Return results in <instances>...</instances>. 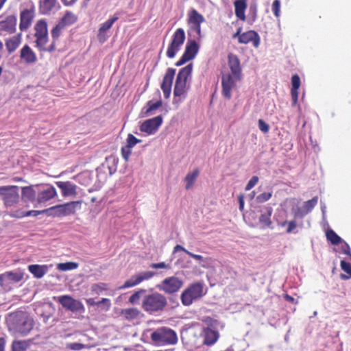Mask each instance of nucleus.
Wrapping results in <instances>:
<instances>
[{
    "label": "nucleus",
    "mask_w": 351,
    "mask_h": 351,
    "mask_svg": "<svg viewBox=\"0 0 351 351\" xmlns=\"http://www.w3.org/2000/svg\"><path fill=\"white\" fill-rule=\"evenodd\" d=\"M181 339L187 348H198L202 346L201 327L190 326L180 332Z\"/></svg>",
    "instance_id": "obj_1"
},
{
    "label": "nucleus",
    "mask_w": 351,
    "mask_h": 351,
    "mask_svg": "<svg viewBox=\"0 0 351 351\" xmlns=\"http://www.w3.org/2000/svg\"><path fill=\"white\" fill-rule=\"evenodd\" d=\"M166 304L165 297L157 292L145 295L142 300L143 309L149 313L163 310Z\"/></svg>",
    "instance_id": "obj_2"
},
{
    "label": "nucleus",
    "mask_w": 351,
    "mask_h": 351,
    "mask_svg": "<svg viewBox=\"0 0 351 351\" xmlns=\"http://www.w3.org/2000/svg\"><path fill=\"white\" fill-rule=\"evenodd\" d=\"M82 201H73L63 204H58L48 208L49 216L65 217L75 213L77 209L81 208Z\"/></svg>",
    "instance_id": "obj_3"
},
{
    "label": "nucleus",
    "mask_w": 351,
    "mask_h": 351,
    "mask_svg": "<svg viewBox=\"0 0 351 351\" xmlns=\"http://www.w3.org/2000/svg\"><path fill=\"white\" fill-rule=\"evenodd\" d=\"M0 199L7 208L17 204L20 201L19 186L15 185L0 186Z\"/></svg>",
    "instance_id": "obj_4"
},
{
    "label": "nucleus",
    "mask_w": 351,
    "mask_h": 351,
    "mask_svg": "<svg viewBox=\"0 0 351 351\" xmlns=\"http://www.w3.org/2000/svg\"><path fill=\"white\" fill-rule=\"evenodd\" d=\"M152 340L157 345L176 343V332L166 327L159 328L151 334Z\"/></svg>",
    "instance_id": "obj_5"
},
{
    "label": "nucleus",
    "mask_w": 351,
    "mask_h": 351,
    "mask_svg": "<svg viewBox=\"0 0 351 351\" xmlns=\"http://www.w3.org/2000/svg\"><path fill=\"white\" fill-rule=\"evenodd\" d=\"M204 293V287L201 282L191 285L181 295V300L184 305L189 306L193 301L202 298Z\"/></svg>",
    "instance_id": "obj_6"
},
{
    "label": "nucleus",
    "mask_w": 351,
    "mask_h": 351,
    "mask_svg": "<svg viewBox=\"0 0 351 351\" xmlns=\"http://www.w3.org/2000/svg\"><path fill=\"white\" fill-rule=\"evenodd\" d=\"M53 300L59 302L65 310L73 313H82L85 311V308L82 302L69 295L54 296Z\"/></svg>",
    "instance_id": "obj_7"
},
{
    "label": "nucleus",
    "mask_w": 351,
    "mask_h": 351,
    "mask_svg": "<svg viewBox=\"0 0 351 351\" xmlns=\"http://www.w3.org/2000/svg\"><path fill=\"white\" fill-rule=\"evenodd\" d=\"M13 324L15 331L24 336L32 330L34 320L25 314H21L16 316Z\"/></svg>",
    "instance_id": "obj_8"
},
{
    "label": "nucleus",
    "mask_w": 351,
    "mask_h": 351,
    "mask_svg": "<svg viewBox=\"0 0 351 351\" xmlns=\"http://www.w3.org/2000/svg\"><path fill=\"white\" fill-rule=\"evenodd\" d=\"M189 23L191 24L189 34L194 39L199 40L201 35V23L204 21V16L197 10H192L189 14Z\"/></svg>",
    "instance_id": "obj_9"
},
{
    "label": "nucleus",
    "mask_w": 351,
    "mask_h": 351,
    "mask_svg": "<svg viewBox=\"0 0 351 351\" xmlns=\"http://www.w3.org/2000/svg\"><path fill=\"white\" fill-rule=\"evenodd\" d=\"M199 46L195 39H189L186 45L185 51L180 59L177 62V66H180L193 60L198 53Z\"/></svg>",
    "instance_id": "obj_10"
},
{
    "label": "nucleus",
    "mask_w": 351,
    "mask_h": 351,
    "mask_svg": "<svg viewBox=\"0 0 351 351\" xmlns=\"http://www.w3.org/2000/svg\"><path fill=\"white\" fill-rule=\"evenodd\" d=\"M61 6L58 0H39L38 12L42 15H51L58 12Z\"/></svg>",
    "instance_id": "obj_11"
},
{
    "label": "nucleus",
    "mask_w": 351,
    "mask_h": 351,
    "mask_svg": "<svg viewBox=\"0 0 351 351\" xmlns=\"http://www.w3.org/2000/svg\"><path fill=\"white\" fill-rule=\"evenodd\" d=\"M202 346H211L219 339L220 335L217 330L211 329L210 327L201 328Z\"/></svg>",
    "instance_id": "obj_12"
},
{
    "label": "nucleus",
    "mask_w": 351,
    "mask_h": 351,
    "mask_svg": "<svg viewBox=\"0 0 351 351\" xmlns=\"http://www.w3.org/2000/svg\"><path fill=\"white\" fill-rule=\"evenodd\" d=\"M56 191L52 186L38 184V194H37V202L43 203L45 202L55 196H56Z\"/></svg>",
    "instance_id": "obj_13"
},
{
    "label": "nucleus",
    "mask_w": 351,
    "mask_h": 351,
    "mask_svg": "<svg viewBox=\"0 0 351 351\" xmlns=\"http://www.w3.org/2000/svg\"><path fill=\"white\" fill-rule=\"evenodd\" d=\"M162 122V119L161 116L155 117L152 119L145 121L141 125L140 130L141 131L147 134H152L158 130Z\"/></svg>",
    "instance_id": "obj_14"
},
{
    "label": "nucleus",
    "mask_w": 351,
    "mask_h": 351,
    "mask_svg": "<svg viewBox=\"0 0 351 351\" xmlns=\"http://www.w3.org/2000/svg\"><path fill=\"white\" fill-rule=\"evenodd\" d=\"M23 278V274L21 271H6L2 274H0V285L3 287L4 285L16 283L20 282Z\"/></svg>",
    "instance_id": "obj_15"
},
{
    "label": "nucleus",
    "mask_w": 351,
    "mask_h": 351,
    "mask_svg": "<svg viewBox=\"0 0 351 351\" xmlns=\"http://www.w3.org/2000/svg\"><path fill=\"white\" fill-rule=\"evenodd\" d=\"M38 189V184L22 187L21 199L25 203L37 201Z\"/></svg>",
    "instance_id": "obj_16"
},
{
    "label": "nucleus",
    "mask_w": 351,
    "mask_h": 351,
    "mask_svg": "<svg viewBox=\"0 0 351 351\" xmlns=\"http://www.w3.org/2000/svg\"><path fill=\"white\" fill-rule=\"evenodd\" d=\"M260 36L258 33L254 30H250L241 34L239 37V43L241 44H247L252 43L253 46L256 48L260 45Z\"/></svg>",
    "instance_id": "obj_17"
},
{
    "label": "nucleus",
    "mask_w": 351,
    "mask_h": 351,
    "mask_svg": "<svg viewBox=\"0 0 351 351\" xmlns=\"http://www.w3.org/2000/svg\"><path fill=\"white\" fill-rule=\"evenodd\" d=\"M118 19V14H114L112 18L108 19L106 22L101 25L97 35L99 42L104 43L106 40L108 36H106V32L112 27L114 23L116 22Z\"/></svg>",
    "instance_id": "obj_18"
},
{
    "label": "nucleus",
    "mask_w": 351,
    "mask_h": 351,
    "mask_svg": "<svg viewBox=\"0 0 351 351\" xmlns=\"http://www.w3.org/2000/svg\"><path fill=\"white\" fill-rule=\"evenodd\" d=\"M34 7L32 10L25 9L21 11L20 14V24L19 28L21 31L23 32L27 30L31 25L32 19L34 18Z\"/></svg>",
    "instance_id": "obj_19"
},
{
    "label": "nucleus",
    "mask_w": 351,
    "mask_h": 351,
    "mask_svg": "<svg viewBox=\"0 0 351 351\" xmlns=\"http://www.w3.org/2000/svg\"><path fill=\"white\" fill-rule=\"evenodd\" d=\"M56 185L61 189L62 194L64 197L72 196L75 197L77 195V186L71 182H56Z\"/></svg>",
    "instance_id": "obj_20"
},
{
    "label": "nucleus",
    "mask_w": 351,
    "mask_h": 351,
    "mask_svg": "<svg viewBox=\"0 0 351 351\" xmlns=\"http://www.w3.org/2000/svg\"><path fill=\"white\" fill-rule=\"evenodd\" d=\"M17 19L15 15H10L5 17L4 20L0 21V27L2 30L9 34H13L16 32Z\"/></svg>",
    "instance_id": "obj_21"
},
{
    "label": "nucleus",
    "mask_w": 351,
    "mask_h": 351,
    "mask_svg": "<svg viewBox=\"0 0 351 351\" xmlns=\"http://www.w3.org/2000/svg\"><path fill=\"white\" fill-rule=\"evenodd\" d=\"M162 102L160 99L156 101L149 100L145 106H144L141 112L142 117L152 116L156 113V111L162 106Z\"/></svg>",
    "instance_id": "obj_22"
},
{
    "label": "nucleus",
    "mask_w": 351,
    "mask_h": 351,
    "mask_svg": "<svg viewBox=\"0 0 351 351\" xmlns=\"http://www.w3.org/2000/svg\"><path fill=\"white\" fill-rule=\"evenodd\" d=\"M241 80V74L226 73L222 75V88H232Z\"/></svg>",
    "instance_id": "obj_23"
},
{
    "label": "nucleus",
    "mask_w": 351,
    "mask_h": 351,
    "mask_svg": "<svg viewBox=\"0 0 351 351\" xmlns=\"http://www.w3.org/2000/svg\"><path fill=\"white\" fill-rule=\"evenodd\" d=\"M20 58L27 64H32L36 62L37 57L28 45H25L21 49Z\"/></svg>",
    "instance_id": "obj_24"
},
{
    "label": "nucleus",
    "mask_w": 351,
    "mask_h": 351,
    "mask_svg": "<svg viewBox=\"0 0 351 351\" xmlns=\"http://www.w3.org/2000/svg\"><path fill=\"white\" fill-rule=\"evenodd\" d=\"M247 0H236L234 2L235 15L240 20L245 21L246 16L245 14L247 8Z\"/></svg>",
    "instance_id": "obj_25"
},
{
    "label": "nucleus",
    "mask_w": 351,
    "mask_h": 351,
    "mask_svg": "<svg viewBox=\"0 0 351 351\" xmlns=\"http://www.w3.org/2000/svg\"><path fill=\"white\" fill-rule=\"evenodd\" d=\"M193 69V64L190 63L186 65L185 67L180 69L178 74L177 75V88H178V84H183L185 85L186 80L189 76H190Z\"/></svg>",
    "instance_id": "obj_26"
},
{
    "label": "nucleus",
    "mask_w": 351,
    "mask_h": 351,
    "mask_svg": "<svg viewBox=\"0 0 351 351\" xmlns=\"http://www.w3.org/2000/svg\"><path fill=\"white\" fill-rule=\"evenodd\" d=\"M228 66L232 73L241 74V67L238 56L232 53L228 54Z\"/></svg>",
    "instance_id": "obj_27"
},
{
    "label": "nucleus",
    "mask_w": 351,
    "mask_h": 351,
    "mask_svg": "<svg viewBox=\"0 0 351 351\" xmlns=\"http://www.w3.org/2000/svg\"><path fill=\"white\" fill-rule=\"evenodd\" d=\"M21 42V34H18L5 40V47L9 53H13L19 46Z\"/></svg>",
    "instance_id": "obj_28"
},
{
    "label": "nucleus",
    "mask_w": 351,
    "mask_h": 351,
    "mask_svg": "<svg viewBox=\"0 0 351 351\" xmlns=\"http://www.w3.org/2000/svg\"><path fill=\"white\" fill-rule=\"evenodd\" d=\"M160 290L167 293H173L176 292V277L172 276L165 279L161 285L158 286Z\"/></svg>",
    "instance_id": "obj_29"
},
{
    "label": "nucleus",
    "mask_w": 351,
    "mask_h": 351,
    "mask_svg": "<svg viewBox=\"0 0 351 351\" xmlns=\"http://www.w3.org/2000/svg\"><path fill=\"white\" fill-rule=\"evenodd\" d=\"M49 267L43 265H30L28 266V269L34 276L36 278H41L48 271Z\"/></svg>",
    "instance_id": "obj_30"
},
{
    "label": "nucleus",
    "mask_w": 351,
    "mask_h": 351,
    "mask_svg": "<svg viewBox=\"0 0 351 351\" xmlns=\"http://www.w3.org/2000/svg\"><path fill=\"white\" fill-rule=\"evenodd\" d=\"M35 37L48 36L47 23L44 19L39 20L35 25Z\"/></svg>",
    "instance_id": "obj_31"
},
{
    "label": "nucleus",
    "mask_w": 351,
    "mask_h": 351,
    "mask_svg": "<svg viewBox=\"0 0 351 351\" xmlns=\"http://www.w3.org/2000/svg\"><path fill=\"white\" fill-rule=\"evenodd\" d=\"M175 73L176 69L168 68L163 77L160 88H171Z\"/></svg>",
    "instance_id": "obj_32"
},
{
    "label": "nucleus",
    "mask_w": 351,
    "mask_h": 351,
    "mask_svg": "<svg viewBox=\"0 0 351 351\" xmlns=\"http://www.w3.org/2000/svg\"><path fill=\"white\" fill-rule=\"evenodd\" d=\"M199 174V171L198 169H195L192 172H189L184 178V182H186L185 188L186 190L191 189L194 183L197 178Z\"/></svg>",
    "instance_id": "obj_33"
},
{
    "label": "nucleus",
    "mask_w": 351,
    "mask_h": 351,
    "mask_svg": "<svg viewBox=\"0 0 351 351\" xmlns=\"http://www.w3.org/2000/svg\"><path fill=\"white\" fill-rule=\"evenodd\" d=\"M266 212L263 213L259 217V222L264 227H269L271 224V216L272 214V208L270 206L265 208Z\"/></svg>",
    "instance_id": "obj_34"
},
{
    "label": "nucleus",
    "mask_w": 351,
    "mask_h": 351,
    "mask_svg": "<svg viewBox=\"0 0 351 351\" xmlns=\"http://www.w3.org/2000/svg\"><path fill=\"white\" fill-rule=\"evenodd\" d=\"M140 314L141 311L136 308L123 309L121 313V315L127 320L134 319L137 318Z\"/></svg>",
    "instance_id": "obj_35"
},
{
    "label": "nucleus",
    "mask_w": 351,
    "mask_h": 351,
    "mask_svg": "<svg viewBox=\"0 0 351 351\" xmlns=\"http://www.w3.org/2000/svg\"><path fill=\"white\" fill-rule=\"evenodd\" d=\"M77 19V16L74 14L70 11H66L60 21L66 27L75 23Z\"/></svg>",
    "instance_id": "obj_36"
},
{
    "label": "nucleus",
    "mask_w": 351,
    "mask_h": 351,
    "mask_svg": "<svg viewBox=\"0 0 351 351\" xmlns=\"http://www.w3.org/2000/svg\"><path fill=\"white\" fill-rule=\"evenodd\" d=\"M326 236L327 240L332 245H339L341 242V238L331 229L326 231Z\"/></svg>",
    "instance_id": "obj_37"
},
{
    "label": "nucleus",
    "mask_w": 351,
    "mask_h": 351,
    "mask_svg": "<svg viewBox=\"0 0 351 351\" xmlns=\"http://www.w3.org/2000/svg\"><path fill=\"white\" fill-rule=\"evenodd\" d=\"M341 269L345 271L347 275L341 274L340 278L341 280H348L351 278V264L345 261H341L340 263Z\"/></svg>",
    "instance_id": "obj_38"
},
{
    "label": "nucleus",
    "mask_w": 351,
    "mask_h": 351,
    "mask_svg": "<svg viewBox=\"0 0 351 351\" xmlns=\"http://www.w3.org/2000/svg\"><path fill=\"white\" fill-rule=\"evenodd\" d=\"M147 290L145 289H140L137 291H136L134 293H133L129 298V302L131 304H138L139 302V300L141 298H144V295H146Z\"/></svg>",
    "instance_id": "obj_39"
},
{
    "label": "nucleus",
    "mask_w": 351,
    "mask_h": 351,
    "mask_svg": "<svg viewBox=\"0 0 351 351\" xmlns=\"http://www.w3.org/2000/svg\"><path fill=\"white\" fill-rule=\"evenodd\" d=\"M28 343L25 341H14L12 344V351H25Z\"/></svg>",
    "instance_id": "obj_40"
},
{
    "label": "nucleus",
    "mask_w": 351,
    "mask_h": 351,
    "mask_svg": "<svg viewBox=\"0 0 351 351\" xmlns=\"http://www.w3.org/2000/svg\"><path fill=\"white\" fill-rule=\"evenodd\" d=\"M167 56L169 58H173L176 56V32L171 35V40L167 51Z\"/></svg>",
    "instance_id": "obj_41"
},
{
    "label": "nucleus",
    "mask_w": 351,
    "mask_h": 351,
    "mask_svg": "<svg viewBox=\"0 0 351 351\" xmlns=\"http://www.w3.org/2000/svg\"><path fill=\"white\" fill-rule=\"evenodd\" d=\"M36 47L41 51H44V50H46V47L45 46L48 42V36H38L36 37Z\"/></svg>",
    "instance_id": "obj_42"
},
{
    "label": "nucleus",
    "mask_w": 351,
    "mask_h": 351,
    "mask_svg": "<svg viewBox=\"0 0 351 351\" xmlns=\"http://www.w3.org/2000/svg\"><path fill=\"white\" fill-rule=\"evenodd\" d=\"M78 264L75 262H66L59 263L57 265V268L60 271L72 270L77 268Z\"/></svg>",
    "instance_id": "obj_43"
},
{
    "label": "nucleus",
    "mask_w": 351,
    "mask_h": 351,
    "mask_svg": "<svg viewBox=\"0 0 351 351\" xmlns=\"http://www.w3.org/2000/svg\"><path fill=\"white\" fill-rule=\"evenodd\" d=\"M318 202V197L315 196L313 197L311 199L306 201L304 203L303 208L306 210L308 213H309L313 208L317 204Z\"/></svg>",
    "instance_id": "obj_44"
},
{
    "label": "nucleus",
    "mask_w": 351,
    "mask_h": 351,
    "mask_svg": "<svg viewBox=\"0 0 351 351\" xmlns=\"http://www.w3.org/2000/svg\"><path fill=\"white\" fill-rule=\"evenodd\" d=\"M65 26L60 22L56 25V26L51 29V34L53 40H56L61 33L62 29H64Z\"/></svg>",
    "instance_id": "obj_45"
},
{
    "label": "nucleus",
    "mask_w": 351,
    "mask_h": 351,
    "mask_svg": "<svg viewBox=\"0 0 351 351\" xmlns=\"http://www.w3.org/2000/svg\"><path fill=\"white\" fill-rule=\"evenodd\" d=\"M107 289V285L105 283L93 284L91 286V291L93 294L99 295L100 292Z\"/></svg>",
    "instance_id": "obj_46"
},
{
    "label": "nucleus",
    "mask_w": 351,
    "mask_h": 351,
    "mask_svg": "<svg viewBox=\"0 0 351 351\" xmlns=\"http://www.w3.org/2000/svg\"><path fill=\"white\" fill-rule=\"evenodd\" d=\"M156 274L155 272L152 271H143L138 275L136 276V278H138V281L141 283L142 281L145 280H148L153 277Z\"/></svg>",
    "instance_id": "obj_47"
},
{
    "label": "nucleus",
    "mask_w": 351,
    "mask_h": 351,
    "mask_svg": "<svg viewBox=\"0 0 351 351\" xmlns=\"http://www.w3.org/2000/svg\"><path fill=\"white\" fill-rule=\"evenodd\" d=\"M108 159L106 158V162L105 163H103L100 167H99L97 169V171L98 173H99V172H101L102 171H105L106 169H108V171H109V175L112 176L116 171V168L114 167H110L108 164Z\"/></svg>",
    "instance_id": "obj_48"
},
{
    "label": "nucleus",
    "mask_w": 351,
    "mask_h": 351,
    "mask_svg": "<svg viewBox=\"0 0 351 351\" xmlns=\"http://www.w3.org/2000/svg\"><path fill=\"white\" fill-rule=\"evenodd\" d=\"M272 12L274 16L276 18H279L280 16V0H274L271 6Z\"/></svg>",
    "instance_id": "obj_49"
},
{
    "label": "nucleus",
    "mask_w": 351,
    "mask_h": 351,
    "mask_svg": "<svg viewBox=\"0 0 351 351\" xmlns=\"http://www.w3.org/2000/svg\"><path fill=\"white\" fill-rule=\"evenodd\" d=\"M139 283L140 282L138 281V278H136V276H132V278L126 280L125 282L124 283V285H122L121 287H120V289H123L132 287H134Z\"/></svg>",
    "instance_id": "obj_50"
},
{
    "label": "nucleus",
    "mask_w": 351,
    "mask_h": 351,
    "mask_svg": "<svg viewBox=\"0 0 351 351\" xmlns=\"http://www.w3.org/2000/svg\"><path fill=\"white\" fill-rule=\"evenodd\" d=\"M272 196V192H264L258 195L256 201L258 203H263L268 201Z\"/></svg>",
    "instance_id": "obj_51"
},
{
    "label": "nucleus",
    "mask_w": 351,
    "mask_h": 351,
    "mask_svg": "<svg viewBox=\"0 0 351 351\" xmlns=\"http://www.w3.org/2000/svg\"><path fill=\"white\" fill-rule=\"evenodd\" d=\"M97 306L107 311L110 306V301L109 299L102 298L100 301L97 302Z\"/></svg>",
    "instance_id": "obj_52"
},
{
    "label": "nucleus",
    "mask_w": 351,
    "mask_h": 351,
    "mask_svg": "<svg viewBox=\"0 0 351 351\" xmlns=\"http://www.w3.org/2000/svg\"><path fill=\"white\" fill-rule=\"evenodd\" d=\"M141 142V140L136 138L134 135L132 134H129L127 138V146L132 148L135 145H136L138 143Z\"/></svg>",
    "instance_id": "obj_53"
},
{
    "label": "nucleus",
    "mask_w": 351,
    "mask_h": 351,
    "mask_svg": "<svg viewBox=\"0 0 351 351\" xmlns=\"http://www.w3.org/2000/svg\"><path fill=\"white\" fill-rule=\"evenodd\" d=\"M48 208L44 209L43 210H29L25 213L24 216L28 217V216H33V217H37L38 215L40 214H45L46 215L49 216L48 213Z\"/></svg>",
    "instance_id": "obj_54"
},
{
    "label": "nucleus",
    "mask_w": 351,
    "mask_h": 351,
    "mask_svg": "<svg viewBox=\"0 0 351 351\" xmlns=\"http://www.w3.org/2000/svg\"><path fill=\"white\" fill-rule=\"evenodd\" d=\"M185 39L184 32L182 29H177V47L183 44Z\"/></svg>",
    "instance_id": "obj_55"
},
{
    "label": "nucleus",
    "mask_w": 351,
    "mask_h": 351,
    "mask_svg": "<svg viewBox=\"0 0 351 351\" xmlns=\"http://www.w3.org/2000/svg\"><path fill=\"white\" fill-rule=\"evenodd\" d=\"M258 182V177L256 176H254L249 180L247 184L245 186V191H250L252 189Z\"/></svg>",
    "instance_id": "obj_56"
},
{
    "label": "nucleus",
    "mask_w": 351,
    "mask_h": 351,
    "mask_svg": "<svg viewBox=\"0 0 351 351\" xmlns=\"http://www.w3.org/2000/svg\"><path fill=\"white\" fill-rule=\"evenodd\" d=\"M202 322L206 324L208 327H213L219 324V322L217 319H215L210 317H204L202 319Z\"/></svg>",
    "instance_id": "obj_57"
},
{
    "label": "nucleus",
    "mask_w": 351,
    "mask_h": 351,
    "mask_svg": "<svg viewBox=\"0 0 351 351\" xmlns=\"http://www.w3.org/2000/svg\"><path fill=\"white\" fill-rule=\"evenodd\" d=\"M286 224L288 225V227L287 229V233H291L297 227V223H296L295 221H285L282 223V226H284Z\"/></svg>",
    "instance_id": "obj_58"
},
{
    "label": "nucleus",
    "mask_w": 351,
    "mask_h": 351,
    "mask_svg": "<svg viewBox=\"0 0 351 351\" xmlns=\"http://www.w3.org/2000/svg\"><path fill=\"white\" fill-rule=\"evenodd\" d=\"M149 267L153 269H169L171 268L169 264H166L165 262L152 263Z\"/></svg>",
    "instance_id": "obj_59"
},
{
    "label": "nucleus",
    "mask_w": 351,
    "mask_h": 351,
    "mask_svg": "<svg viewBox=\"0 0 351 351\" xmlns=\"http://www.w3.org/2000/svg\"><path fill=\"white\" fill-rule=\"evenodd\" d=\"M258 128L261 131L267 133L269 130V125L265 122L263 119L258 120Z\"/></svg>",
    "instance_id": "obj_60"
},
{
    "label": "nucleus",
    "mask_w": 351,
    "mask_h": 351,
    "mask_svg": "<svg viewBox=\"0 0 351 351\" xmlns=\"http://www.w3.org/2000/svg\"><path fill=\"white\" fill-rule=\"evenodd\" d=\"M121 154H122V156L123 158L125 160H128L129 159V157L131 154V148L129 147L128 146L125 145L124 147H123L121 148Z\"/></svg>",
    "instance_id": "obj_61"
},
{
    "label": "nucleus",
    "mask_w": 351,
    "mask_h": 351,
    "mask_svg": "<svg viewBox=\"0 0 351 351\" xmlns=\"http://www.w3.org/2000/svg\"><path fill=\"white\" fill-rule=\"evenodd\" d=\"M86 346L80 343H72L67 346V348L72 350H80L84 348Z\"/></svg>",
    "instance_id": "obj_62"
},
{
    "label": "nucleus",
    "mask_w": 351,
    "mask_h": 351,
    "mask_svg": "<svg viewBox=\"0 0 351 351\" xmlns=\"http://www.w3.org/2000/svg\"><path fill=\"white\" fill-rule=\"evenodd\" d=\"M291 100H292L291 106H295L298 103V89H291Z\"/></svg>",
    "instance_id": "obj_63"
},
{
    "label": "nucleus",
    "mask_w": 351,
    "mask_h": 351,
    "mask_svg": "<svg viewBox=\"0 0 351 351\" xmlns=\"http://www.w3.org/2000/svg\"><path fill=\"white\" fill-rule=\"evenodd\" d=\"M292 88H300V78L298 75H293L291 77Z\"/></svg>",
    "instance_id": "obj_64"
}]
</instances>
